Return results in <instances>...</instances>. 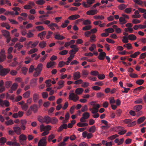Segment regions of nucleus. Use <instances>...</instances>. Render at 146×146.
Here are the masks:
<instances>
[{"mask_svg": "<svg viewBox=\"0 0 146 146\" xmlns=\"http://www.w3.org/2000/svg\"><path fill=\"white\" fill-rule=\"evenodd\" d=\"M84 91V90L82 88H77L75 91L76 95L74 93H70L69 96V99L72 100L74 102H76L79 99V97L77 94H81Z\"/></svg>", "mask_w": 146, "mask_h": 146, "instance_id": "nucleus-1", "label": "nucleus"}, {"mask_svg": "<svg viewBox=\"0 0 146 146\" xmlns=\"http://www.w3.org/2000/svg\"><path fill=\"white\" fill-rule=\"evenodd\" d=\"M95 0H87V4H86L85 2H84L82 3V4L84 7L85 8H88L90 7L91 5L95 2Z\"/></svg>", "mask_w": 146, "mask_h": 146, "instance_id": "nucleus-2", "label": "nucleus"}, {"mask_svg": "<svg viewBox=\"0 0 146 146\" xmlns=\"http://www.w3.org/2000/svg\"><path fill=\"white\" fill-rule=\"evenodd\" d=\"M66 122L65 120L63 121L62 122L63 124L58 128V129L57 130L58 132H60L63 129H66L67 128L68 125L66 124L65 123Z\"/></svg>", "mask_w": 146, "mask_h": 146, "instance_id": "nucleus-3", "label": "nucleus"}, {"mask_svg": "<svg viewBox=\"0 0 146 146\" xmlns=\"http://www.w3.org/2000/svg\"><path fill=\"white\" fill-rule=\"evenodd\" d=\"M39 42L38 41H36L33 43L32 41H30L27 44V46L29 47L31 45V46H30L31 48H34L38 44Z\"/></svg>", "mask_w": 146, "mask_h": 146, "instance_id": "nucleus-4", "label": "nucleus"}, {"mask_svg": "<svg viewBox=\"0 0 146 146\" xmlns=\"http://www.w3.org/2000/svg\"><path fill=\"white\" fill-rule=\"evenodd\" d=\"M46 144V139L45 137H43L38 143V146H45Z\"/></svg>", "mask_w": 146, "mask_h": 146, "instance_id": "nucleus-5", "label": "nucleus"}, {"mask_svg": "<svg viewBox=\"0 0 146 146\" xmlns=\"http://www.w3.org/2000/svg\"><path fill=\"white\" fill-rule=\"evenodd\" d=\"M19 141L21 144L24 145L22 141H25L27 139V136L23 134H21L19 136Z\"/></svg>", "mask_w": 146, "mask_h": 146, "instance_id": "nucleus-6", "label": "nucleus"}, {"mask_svg": "<svg viewBox=\"0 0 146 146\" xmlns=\"http://www.w3.org/2000/svg\"><path fill=\"white\" fill-rule=\"evenodd\" d=\"M10 70L9 69L7 68H3L0 72V75L1 76H4L6 75L9 72Z\"/></svg>", "mask_w": 146, "mask_h": 146, "instance_id": "nucleus-7", "label": "nucleus"}, {"mask_svg": "<svg viewBox=\"0 0 146 146\" xmlns=\"http://www.w3.org/2000/svg\"><path fill=\"white\" fill-rule=\"evenodd\" d=\"M13 129L14 132L17 135H20L21 133V128L19 127H13Z\"/></svg>", "mask_w": 146, "mask_h": 146, "instance_id": "nucleus-8", "label": "nucleus"}, {"mask_svg": "<svg viewBox=\"0 0 146 146\" xmlns=\"http://www.w3.org/2000/svg\"><path fill=\"white\" fill-rule=\"evenodd\" d=\"M73 76L74 80H78L81 77L80 73L79 72H76L74 73Z\"/></svg>", "mask_w": 146, "mask_h": 146, "instance_id": "nucleus-9", "label": "nucleus"}, {"mask_svg": "<svg viewBox=\"0 0 146 146\" xmlns=\"http://www.w3.org/2000/svg\"><path fill=\"white\" fill-rule=\"evenodd\" d=\"M54 35L55 38L58 40H62L65 38V37L63 36L60 35L59 33L57 34H54Z\"/></svg>", "mask_w": 146, "mask_h": 146, "instance_id": "nucleus-10", "label": "nucleus"}, {"mask_svg": "<svg viewBox=\"0 0 146 146\" xmlns=\"http://www.w3.org/2000/svg\"><path fill=\"white\" fill-rule=\"evenodd\" d=\"M30 110L33 111L35 113L37 112L38 108L37 105L34 104L31 106L30 107Z\"/></svg>", "mask_w": 146, "mask_h": 146, "instance_id": "nucleus-11", "label": "nucleus"}, {"mask_svg": "<svg viewBox=\"0 0 146 146\" xmlns=\"http://www.w3.org/2000/svg\"><path fill=\"white\" fill-rule=\"evenodd\" d=\"M97 12L96 9H92L87 12L86 14L88 15H93L96 14Z\"/></svg>", "mask_w": 146, "mask_h": 146, "instance_id": "nucleus-12", "label": "nucleus"}, {"mask_svg": "<svg viewBox=\"0 0 146 146\" xmlns=\"http://www.w3.org/2000/svg\"><path fill=\"white\" fill-rule=\"evenodd\" d=\"M48 27H49L50 28V29L52 31L55 30V28L54 27H56L57 29L59 28V27L57 24L56 23H52L48 25Z\"/></svg>", "mask_w": 146, "mask_h": 146, "instance_id": "nucleus-13", "label": "nucleus"}, {"mask_svg": "<svg viewBox=\"0 0 146 146\" xmlns=\"http://www.w3.org/2000/svg\"><path fill=\"white\" fill-rule=\"evenodd\" d=\"M106 54L105 52H102L100 53L98 58L100 60H103L104 59V57L106 56Z\"/></svg>", "mask_w": 146, "mask_h": 146, "instance_id": "nucleus-14", "label": "nucleus"}, {"mask_svg": "<svg viewBox=\"0 0 146 146\" xmlns=\"http://www.w3.org/2000/svg\"><path fill=\"white\" fill-rule=\"evenodd\" d=\"M92 103H94V102L91 103V105L94 106V110H95L96 113H97L98 111V109L100 107V106L98 104H93Z\"/></svg>", "mask_w": 146, "mask_h": 146, "instance_id": "nucleus-15", "label": "nucleus"}, {"mask_svg": "<svg viewBox=\"0 0 146 146\" xmlns=\"http://www.w3.org/2000/svg\"><path fill=\"white\" fill-rule=\"evenodd\" d=\"M80 16L79 15L76 14L69 16L68 18V19L71 20H75L80 18Z\"/></svg>", "mask_w": 146, "mask_h": 146, "instance_id": "nucleus-16", "label": "nucleus"}, {"mask_svg": "<svg viewBox=\"0 0 146 146\" xmlns=\"http://www.w3.org/2000/svg\"><path fill=\"white\" fill-rule=\"evenodd\" d=\"M142 108L141 105H137L135 106L134 107V110L136 112H138L140 111Z\"/></svg>", "mask_w": 146, "mask_h": 146, "instance_id": "nucleus-17", "label": "nucleus"}, {"mask_svg": "<svg viewBox=\"0 0 146 146\" xmlns=\"http://www.w3.org/2000/svg\"><path fill=\"white\" fill-rule=\"evenodd\" d=\"M46 34V31H43L38 34V36L39 37L41 40H43Z\"/></svg>", "mask_w": 146, "mask_h": 146, "instance_id": "nucleus-18", "label": "nucleus"}, {"mask_svg": "<svg viewBox=\"0 0 146 146\" xmlns=\"http://www.w3.org/2000/svg\"><path fill=\"white\" fill-rule=\"evenodd\" d=\"M51 118L48 116H45L44 117V122L46 124H48L50 122Z\"/></svg>", "mask_w": 146, "mask_h": 146, "instance_id": "nucleus-19", "label": "nucleus"}, {"mask_svg": "<svg viewBox=\"0 0 146 146\" xmlns=\"http://www.w3.org/2000/svg\"><path fill=\"white\" fill-rule=\"evenodd\" d=\"M55 63V62L54 61L49 62L46 64V67L47 68H51L54 65Z\"/></svg>", "mask_w": 146, "mask_h": 146, "instance_id": "nucleus-20", "label": "nucleus"}, {"mask_svg": "<svg viewBox=\"0 0 146 146\" xmlns=\"http://www.w3.org/2000/svg\"><path fill=\"white\" fill-rule=\"evenodd\" d=\"M7 144L9 145H15L16 146H20L19 143H17L16 142H12L11 141H8L7 143Z\"/></svg>", "mask_w": 146, "mask_h": 146, "instance_id": "nucleus-21", "label": "nucleus"}, {"mask_svg": "<svg viewBox=\"0 0 146 146\" xmlns=\"http://www.w3.org/2000/svg\"><path fill=\"white\" fill-rule=\"evenodd\" d=\"M39 94L37 93H35L33 95V100L34 102H36L37 100L39 99Z\"/></svg>", "mask_w": 146, "mask_h": 146, "instance_id": "nucleus-22", "label": "nucleus"}, {"mask_svg": "<svg viewBox=\"0 0 146 146\" xmlns=\"http://www.w3.org/2000/svg\"><path fill=\"white\" fill-rule=\"evenodd\" d=\"M128 38L130 40H134L136 39L137 37L134 35L131 34L128 36Z\"/></svg>", "mask_w": 146, "mask_h": 146, "instance_id": "nucleus-23", "label": "nucleus"}, {"mask_svg": "<svg viewBox=\"0 0 146 146\" xmlns=\"http://www.w3.org/2000/svg\"><path fill=\"white\" fill-rule=\"evenodd\" d=\"M58 120L56 118L53 117L51 119L50 123H51L52 124H56L58 123Z\"/></svg>", "mask_w": 146, "mask_h": 146, "instance_id": "nucleus-24", "label": "nucleus"}, {"mask_svg": "<svg viewBox=\"0 0 146 146\" xmlns=\"http://www.w3.org/2000/svg\"><path fill=\"white\" fill-rule=\"evenodd\" d=\"M145 116H143L139 118L137 120V123L138 124L141 123L143 122L145 119Z\"/></svg>", "mask_w": 146, "mask_h": 146, "instance_id": "nucleus-25", "label": "nucleus"}, {"mask_svg": "<svg viewBox=\"0 0 146 146\" xmlns=\"http://www.w3.org/2000/svg\"><path fill=\"white\" fill-rule=\"evenodd\" d=\"M119 20L120 22V24H124L126 23L127 21L123 17H120L119 18Z\"/></svg>", "mask_w": 146, "mask_h": 146, "instance_id": "nucleus-26", "label": "nucleus"}, {"mask_svg": "<svg viewBox=\"0 0 146 146\" xmlns=\"http://www.w3.org/2000/svg\"><path fill=\"white\" fill-rule=\"evenodd\" d=\"M2 32L3 36H4L5 37H8L9 36V33L8 31L5 30H3L2 31Z\"/></svg>", "mask_w": 146, "mask_h": 146, "instance_id": "nucleus-27", "label": "nucleus"}, {"mask_svg": "<svg viewBox=\"0 0 146 146\" xmlns=\"http://www.w3.org/2000/svg\"><path fill=\"white\" fill-rule=\"evenodd\" d=\"M77 125L80 127L87 126L88 125V124L86 123H82L81 122L78 123L77 124Z\"/></svg>", "mask_w": 146, "mask_h": 146, "instance_id": "nucleus-28", "label": "nucleus"}, {"mask_svg": "<svg viewBox=\"0 0 146 146\" xmlns=\"http://www.w3.org/2000/svg\"><path fill=\"white\" fill-rule=\"evenodd\" d=\"M46 45V43L45 41H42L40 42L39 44V46L40 47L43 48L45 47Z\"/></svg>", "mask_w": 146, "mask_h": 146, "instance_id": "nucleus-29", "label": "nucleus"}, {"mask_svg": "<svg viewBox=\"0 0 146 146\" xmlns=\"http://www.w3.org/2000/svg\"><path fill=\"white\" fill-rule=\"evenodd\" d=\"M31 92L30 91H28L23 94V97L25 98H28L30 95Z\"/></svg>", "mask_w": 146, "mask_h": 146, "instance_id": "nucleus-30", "label": "nucleus"}, {"mask_svg": "<svg viewBox=\"0 0 146 146\" xmlns=\"http://www.w3.org/2000/svg\"><path fill=\"white\" fill-rule=\"evenodd\" d=\"M96 130V128L94 125L91 126L89 129L88 131L90 133H94Z\"/></svg>", "mask_w": 146, "mask_h": 146, "instance_id": "nucleus-31", "label": "nucleus"}, {"mask_svg": "<svg viewBox=\"0 0 146 146\" xmlns=\"http://www.w3.org/2000/svg\"><path fill=\"white\" fill-rule=\"evenodd\" d=\"M140 54V52L139 51H137L135 52L133 54H131L130 56V57L132 58H135L137 55Z\"/></svg>", "mask_w": 146, "mask_h": 146, "instance_id": "nucleus-32", "label": "nucleus"}, {"mask_svg": "<svg viewBox=\"0 0 146 146\" xmlns=\"http://www.w3.org/2000/svg\"><path fill=\"white\" fill-rule=\"evenodd\" d=\"M133 1L136 4L142 6L143 4L144 1L141 0H133Z\"/></svg>", "mask_w": 146, "mask_h": 146, "instance_id": "nucleus-33", "label": "nucleus"}, {"mask_svg": "<svg viewBox=\"0 0 146 146\" xmlns=\"http://www.w3.org/2000/svg\"><path fill=\"white\" fill-rule=\"evenodd\" d=\"M69 23V21L68 20H65L64 23L62 24L61 27L62 28H65L68 26V24Z\"/></svg>", "mask_w": 146, "mask_h": 146, "instance_id": "nucleus-34", "label": "nucleus"}, {"mask_svg": "<svg viewBox=\"0 0 146 146\" xmlns=\"http://www.w3.org/2000/svg\"><path fill=\"white\" fill-rule=\"evenodd\" d=\"M144 88V87L142 86H140L139 87H138L136 88H135L133 91V92L134 93H137V92L138 91L139 92L141 90L143 89Z\"/></svg>", "mask_w": 146, "mask_h": 146, "instance_id": "nucleus-35", "label": "nucleus"}, {"mask_svg": "<svg viewBox=\"0 0 146 146\" xmlns=\"http://www.w3.org/2000/svg\"><path fill=\"white\" fill-rule=\"evenodd\" d=\"M42 66L43 65L42 64L40 63L39 64L36 68L37 70L41 72L42 70Z\"/></svg>", "mask_w": 146, "mask_h": 146, "instance_id": "nucleus-36", "label": "nucleus"}, {"mask_svg": "<svg viewBox=\"0 0 146 146\" xmlns=\"http://www.w3.org/2000/svg\"><path fill=\"white\" fill-rule=\"evenodd\" d=\"M18 84L15 83H14L11 87V88L13 90L15 91L18 86Z\"/></svg>", "mask_w": 146, "mask_h": 146, "instance_id": "nucleus-37", "label": "nucleus"}, {"mask_svg": "<svg viewBox=\"0 0 146 146\" xmlns=\"http://www.w3.org/2000/svg\"><path fill=\"white\" fill-rule=\"evenodd\" d=\"M126 7L127 6L124 4H121L118 7V8L121 10H122L125 9Z\"/></svg>", "mask_w": 146, "mask_h": 146, "instance_id": "nucleus-38", "label": "nucleus"}, {"mask_svg": "<svg viewBox=\"0 0 146 146\" xmlns=\"http://www.w3.org/2000/svg\"><path fill=\"white\" fill-rule=\"evenodd\" d=\"M84 115V119H86L89 118L90 116V114L89 113L87 112H86L82 114V116L83 117V115Z\"/></svg>", "mask_w": 146, "mask_h": 146, "instance_id": "nucleus-39", "label": "nucleus"}, {"mask_svg": "<svg viewBox=\"0 0 146 146\" xmlns=\"http://www.w3.org/2000/svg\"><path fill=\"white\" fill-rule=\"evenodd\" d=\"M38 50L37 48H35L31 50L28 52L29 54H31L33 53L36 52Z\"/></svg>", "mask_w": 146, "mask_h": 146, "instance_id": "nucleus-40", "label": "nucleus"}, {"mask_svg": "<svg viewBox=\"0 0 146 146\" xmlns=\"http://www.w3.org/2000/svg\"><path fill=\"white\" fill-rule=\"evenodd\" d=\"M94 18L96 19H101L102 20L104 18V17L102 15L95 16H94Z\"/></svg>", "mask_w": 146, "mask_h": 146, "instance_id": "nucleus-41", "label": "nucleus"}, {"mask_svg": "<svg viewBox=\"0 0 146 146\" xmlns=\"http://www.w3.org/2000/svg\"><path fill=\"white\" fill-rule=\"evenodd\" d=\"M89 86V83L86 82H84L82 83L81 86L83 88H86Z\"/></svg>", "mask_w": 146, "mask_h": 146, "instance_id": "nucleus-42", "label": "nucleus"}, {"mask_svg": "<svg viewBox=\"0 0 146 146\" xmlns=\"http://www.w3.org/2000/svg\"><path fill=\"white\" fill-rule=\"evenodd\" d=\"M144 82V80L141 79H140L137 80L136 81V83L137 84L141 85Z\"/></svg>", "mask_w": 146, "mask_h": 146, "instance_id": "nucleus-43", "label": "nucleus"}, {"mask_svg": "<svg viewBox=\"0 0 146 146\" xmlns=\"http://www.w3.org/2000/svg\"><path fill=\"white\" fill-rule=\"evenodd\" d=\"M35 70L36 71L33 74V76L34 77H36L38 76L40 73L41 72L37 70L36 68H35Z\"/></svg>", "mask_w": 146, "mask_h": 146, "instance_id": "nucleus-44", "label": "nucleus"}, {"mask_svg": "<svg viewBox=\"0 0 146 146\" xmlns=\"http://www.w3.org/2000/svg\"><path fill=\"white\" fill-rule=\"evenodd\" d=\"M45 3V1L43 0H38L36 1V3L38 5H42Z\"/></svg>", "mask_w": 146, "mask_h": 146, "instance_id": "nucleus-45", "label": "nucleus"}, {"mask_svg": "<svg viewBox=\"0 0 146 146\" xmlns=\"http://www.w3.org/2000/svg\"><path fill=\"white\" fill-rule=\"evenodd\" d=\"M12 84V82L11 81H7L5 82V85L7 88L10 87Z\"/></svg>", "mask_w": 146, "mask_h": 146, "instance_id": "nucleus-46", "label": "nucleus"}, {"mask_svg": "<svg viewBox=\"0 0 146 146\" xmlns=\"http://www.w3.org/2000/svg\"><path fill=\"white\" fill-rule=\"evenodd\" d=\"M91 75L93 76H97L99 74L98 72L96 71H92L90 72Z\"/></svg>", "mask_w": 146, "mask_h": 146, "instance_id": "nucleus-47", "label": "nucleus"}, {"mask_svg": "<svg viewBox=\"0 0 146 146\" xmlns=\"http://www.w3.org/2000/svg\"><path fill=\"white\" fill-rule=\"evenodd\" d=\"M92 28V27L90 25L86 26L82 28V30L84 31H87L90 30Z\"/></svg>", "mask_w": 146, "mask_h": 146, "instance_id": "nucleus-48", "label": "nucleus"}, {"mask_svg": "<svg viewBox=\"0 0 146 146\" xmlns=\"http://www.w3.org/2000/svg\"><path fill=\"white\" fill-rule=\"evenodd\" d=\"M7 141L6 139L4 137H2L0 139V143L2 144L5 143Z\"/></svg>", "mask_w": 146, "mask_h": 146, "instance_id": "nucleus-49", "label": "nucleus"}, {"mask_svg": "<svg viewBox=\"0 0 146 146\" xmlns=\"http://www.w3.org/2000/svg\"><path fill=\"white\" fill-rule=\"evenodd\" d=\"M36 29L39 31H41L44 29V28L42 26H39L36 27Z\"/></svg>", "mask_w": 146, "mask_h": 146, "instance_id": "nucleus-50", "label": "nucleus"}, {"mask_svg": "<svg viewBox=\"0 0 146 146\" xmlns=\"http://www.w3.org/2000/svg\"><path fill=\"white\" fill-rule=\"evenodd\" d=\"M83 81L81 79H78L76 80L74 82V84H80L82 83Z\"/></svg>", "mask_w": 146, "mask_h": 146, "instance_id": "nucleus-51", "label": "nucleus"}, {"mask_svg": "<svg viewBox=\"0 0 146 146\" xmlns=\"http://www.w3.org/2000/svg\"><path fill=\"white\" fill-rule=\"evenodd\" d=\"M5 124L7 125H11L13 124L14 123L13 121L11 119L10 120L5 122Z\"/></svg>", "mask_w": 146, "mask_h": 146, "instance_id": "nucleus-52", "label": "nucleus"}, {"mask_svg": "<svg viewBox=\"0 0 146 146\" xmlns=\"http://www.w3.org/2000/svg\"><path fill=\"white\" fill-rule=\"evenodd\" d=\"M22 70L23 74L26 75L28 70V69L26 67H23L22 68Z\"/></svg>", "mask_w": 146, "mask_h": 146, "instance_id": "nucleus-53", "label": "nucleus"}, {"mask_svg": "<svg viewBox=\"0 0 146 146\" xmlns=\"http://www.w3.org/2000/svg\"><path fill=\"white\" fill-rule=\"evenodd\" d=\"M88 108L87 106L86 105H85L84 106H83L81 109V111L82 112H84L85 111H87L88 110Z\"/></svg>", "mask_w": 146, "mask_h": 146, "instance_id": "nucleus-54", "label": "nucleus"}, {"mask_svg": "<svg viewBox=\"0 0 146 146\" xmlns=\"http://www.w3.org/2000/svg\"><path fill=\"white\" fill-rule=\"evenodd\" d=\"M15 96L14 95H13L11 96H9L8 94L6 95V98L7 99H10L11 100H13L14 99Z\"/></svg>", "mask_w": 146, "mask_h": 146, "instance_id": "nucleus-55", "label": "nucleus"}, {"mask_svg": "<svg viewBox=\"0 0 146 146\" xmlns=\"http://www.w3.org/2000/svg\"><path fill=\"white\" fill-rule=\"evenodd\" d=\"M82 76L84 77H86L88 74V72L86 70H83L82 73Z\"/></svg>", "mask_w": 146, "mask_h": 146, "instance_id": "nucleus-56", "label": "nucleus"}, {"mask_svg": "<svg viewBox=\"0 0 146 146\" xmlns=\"http://www.w3.org/2000/svg\"><path fill=\"white\" fill-rule=\"evenodd\" d=\"M91 23V21L88 19L84 21L83 22V24L84 25H90Z\"/></svg>", "mask_w": 146, "mask_h": 146, "instance_id": "nucleus-57", "label": "nucleus"}, {"mask_svg": "<svg viewBox=\"0 0 146 146\" xmlns=\"http://www.w3.org/2000/svg\"><path fill=\"white\" fill-rule=\"evenodd\" d=\"M6 59V56H5L4 55H0V62H2L4 61Z\"/></svg>", "mask_w": 146, "mask_h": 146, "instance_id": "nucleus-58", "label": "nucleus"}, {"mask_svg": "<svg viewBox=\"0 0 146 146\" xmlns=\"http://www.w3.org/2000/svg\"><path fill=\"white\" fill-rule=\"evenodd\" d=\"M98 77L99 79L100 80H103L105 78V76L104 74H99Z\"/></svg>", "mask_w": 146, "mask_h": 146, "instance_id": "nucleus-59", "label": "nucleus"}, {"mask_svg": "<svg viewBox=\"0 0 146 146\" xmlns=\"http://www.w3.org/2000/svg\"><path fill=\"white\" fill-rule=\"evenodd\" d=\"M104 96V94L102 92H98L96 94V96L98 98H100Z\"/></svg>", "mask_w": 146, "mask_h": 146, "instance_id": "nucleus-60", "label": "nucleus"}, {"mask_svg": "<svg viewBox=\"0 0 146 146\" xmlns=\"http://www.w3.org/2000/svg\"><path fill=\"white\" fill-rule=\"evenodd\" d=\"M123 39L122 41V42L125 43H126L128 42V38L126 36H124L123 37Z\"/></svg>", "mask_w": 146, "mask_h": 146, "instance_id": "nucleus-61", "label": "nucleus"}, {"mask_svg": "<svg viewBox=\"0 0 146 146\" xmlns=\"http://www.w3.org/2000/svg\"><path fill=\"white\" fill-rule=\"evenodd\" d=\"M55 137L53 134H51L50 135L48 138V142H50L51 140L54 138Z\"/></svg>", "mask_w": 146, "mask_h": 146, "instance_id": "nucleus-62", "label": "nucleus"}, {"mask_svg": "<svg viewBox=\"0 0 146 146\" xmlns=\"http://www.w3.org/2000/svg\"><path fill=\"white\" fill-rule=\"evenodd\" d=\"M143 102V100L141 98H139L135 101L134 103L135 104H141Z\"/></svg>", "mask_w": 146, "mask_h": 146, "instance_id": "nucleus-63", "label": "nucleus"}, {"mask_svg": "<svg viewBox=\"0 0 146 146\" xmlns=\"http://www.w3.org/2000/svg\"><path fill=\"white\" fill-rule=\"evenodd\" d=\"M18 62L17 61H13L10 64V65L12 67H15L18 64Z\"/></svg>", "mask_w": 146, "mask_h": 146, "instance_id": "nucleus-64", "label": "nucleus"}]
</instances>
